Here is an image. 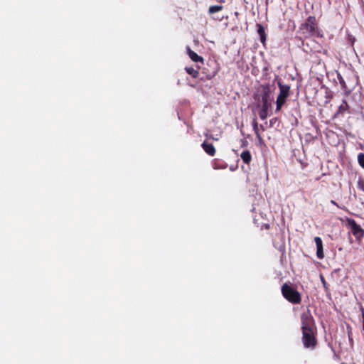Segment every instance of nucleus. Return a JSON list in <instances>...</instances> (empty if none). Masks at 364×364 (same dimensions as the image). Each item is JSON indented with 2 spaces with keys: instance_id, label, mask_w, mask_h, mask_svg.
Masks as SVG:
<instances>
[{
  "instance_id": "1",
  "label": "nucleus",
  "mask_w": 364,
  "mask_h": 364,
  "mask_svg": "<svg viewBox=\"0 0 364 364\" xmlns=\"http://www.w3.org/2000/svg\"><path fill=\"white\" fill-rule=\"evenodd\" d=\"M299 32L305 38H309L313 36H323L321 31L318 26L316 17L314 16H310L306 18L305 22L301 25Z\"/></svg>"
},
{
  "instance_id": "2",
  "label": "nucleus",
  "mask_w": 364,
  "mask_h": 364,
  "mask_svg": "<svg viewBox=\"0 0 364 364\" xmlns=\"http://www.w3.org/2000/svg\"><path fill=\"white\" fill-rule=\"evenodd\" d=\"M282 296L293 304H299L301 301L300 293L287 283L284 284L281 289Z\"/></svg>"
},
{
  "instance_id": "3",
  "label": "nucleus",
  "mask_w": 364,
  "mask_h": 364,
  "mask_svg": "<svg viewBox=\"0 0 364 364\" xmlns=\"http://www.w3.org/2000/svg\"><path fill=\"white\" fill-rule=\"evenodd\" d=\"M301 331L317 330L314 318L310 310L308 309L301 314Z\"/></svg>"
},
{
  "instance_id": "4",
  "label": "nucleus",
  "mask_w": 364,
  "mask_h": 364,
  "mask_svg": "<svg viewBox=\"0 0 364 364\" xmlns=\"http://www.w3.org/2000/svg\"><path fill=\"white\" fill-rule=\"evenodd\" d=\"M277 85L279 88V93L277 97L276 111H279L285 103L286 100L289 96L290 86L288 85H284L281 82H278Z\"/></svg>"
},
{
  "instance_id": "5",
  "label": "nucleus",
  "mask_w": 364,
  "mask_h": 364,
  "mask_svg": "<svg viewBox=\"0 0 364 364\" xmlns=\"http://www.w3.org/2000/svg\"><path fill=\"white\" fill-rule=\"evenodd\" d=\"M301 332V340L304 346L306 348L314 349L317 345V330H312L311 331H305Z\"/></svg>"
},
{
  "instance_id": "6",
  "label": "nucleus",
  "mask_w": 364,
  "mask_h": 364,
  "mask_svg": "<svg viewBox=\"0 0 364 364\" xmlns=\"http://www.w3.org/2000/svg\"><path fill=\"white\" fill-rule=\"evenodd\" d=\"M348 227L354 237L360 240L364 236V230L353 219L348 220Z\"/></svg>"
},
{
  "instance_id": "7",
  "label": "nucleus",
  "mask_w": 364,
  "mask_h": 364,
  "mask_svg": "<svg viewBox=\"0 0 364 364\" xmlns=\"http://www.w3.org/2000/svg\"><path fill=\"white\" fill-rule=\"evenodd\" d=\"M269 95L268 93L265 92L262 96V107L259 112V116L261 119L264 120L267 119L268 116V109L271 107V103L269 102Z\"/></svg>"
},
{
  "instance_id": "8",
  "label": "nucleus",
  "mask_w": 364,
  "mask_h": 364,
  "mask_svg": "<svg viewBox=\"0 0 364 364\" xmlns=\"http://www.w3.org/2000/svg\"><path fill=\"white\" fill-rule=\"evenodd\" d=\"M314 241L316 245V256L318 259L324 257L322 240L319 237H315Z\"/></svg>"
},
{
  "instance_id": "9",
  "label": "nucleus",
  "mask_w": 364,
  "mask_h": 364,
  "mask_svg": "<svg viewBox=\"0 0 364 364\" xmlns=\"http://www.w3.org/2000/svg\"><path fill=\"white\" fill-rule=\"evenodd\" d=\"M201 146H202L203 150L205 151V152L207 154H208L209 156H213L215 154V152H216L215 148L214 147L213 144H209V143L204 141Z\"/></svg>"
},
{
  "instance_id": "10",
  "label": "nucleus",
  "mask_w": 364,
  "mask_h": 364,
  "mask_svg": "<svg viewBox=\"0 0 364 364\" xmlns=\"http://www.w3.org/2000/svg\"><path fill=\"white\" fill-rule=\"evenodd\" d=\"M187 53L189 56V58L196 63L200 62L203 63V57L198 55L196 53H195L193 50H192L189 47L187 48Z\"/></svg>"
},
{
  "instance_id": "11",
  "label": "nucleus",
  "mask_w": 364,
  "mask_h": 364,
  "mask_svg": "<svg viewBox=\"0 0 364 364\" xmlns=\"http://www.w3.org/2000/svg\"><path fill=\"white\" fill-rule=\"evenodd\" d=\"M257 33L259 36L260 41L263 45H264L266 39H267V36H266L264 28L262 25H261L259 23L257 24Z\"/></svg>"
},
{
  "instance_id": "12",
  "label": "nucleus",
  "mask_w": 364,
  "mask_h": 364,
  "mask_svg": "<svg viewBox=\"0 0 364 364\" xmlns=\"http://www.w3.org/2000/svg\"><path fill=\"white\" fill-rule=\"evenodd\" d=\"M240 157H241L242 160L243 161V162L247 164H250V162L252 160L251 154H250V151H248V150L243 151L240 154Z\"/></svg>"
},
{
  "instance_id": "13",
  "label": "nucleus",
  "mask_w": 364,
  "mask_h": 364,
  "mask_svg": "<svg viewBox=\"0 0 364 364\" xmlns=\"http://www.w3.org/2000/svg\"><path fill=\"white\" fill-rule=\"evenodd\" d=\"M185 70L186 73L193 78H197L199 76L198 70L194 69L193 67H186Z\"/></svg>"
},
{
  "instance_id": "14",
  "label": "nucleus",
  "mask_w": 364,
  "mask_h": 364,
  "mask_svg": "<svg viewBox=\"0 0 364 364\" xmlns=\"http://www.w3.org/2000/svg\"><path fill=\"white\" fill-rule=\"evenodd\" d=\"M223 9V6L221 5L210 6L208 8V14H213L216 12H219V11H222Z\"/></svg>"
},
{
  "instance_id": "15",
  "label": "nucleus",
  "mask_w": 364,
  "mask_h": 364,
  "mask_svg": "<svg viewBox=\"0 0 364 364\" xmlns=\"http://www.w3.org/2000/svg\"><path fill=\"white\" fill-rule=\"evenodd\" d=\"M349 108V106L346 100H343L341 105L338 107V114H343Z\"/></svg>"
},
{
  "instance_id": "16",
  "label": "nucleus",
  "mask_w": 364,
  "mask_h": 364,
  "mask_svg": "<svg viewBox=\"0 0 364 364\" xmlns=\"http://www.w3.org/2000/svg\"><path fill=\"white\" fill-rule=\"evenodd\" d=\"M358 160L360 166L364 168V154L360 153L358 156Z\"/></svg>"
},
{
  "instance_id": "17",
  "label": "nucleus",
  "mask_w": 364,
  "mask_h": 364,
  "mask_svg": "<svg viewBox=\"0 0 364 364\" xmlns=\"http://www.w3.org/2000/svg\"><path fill=\"white\" fill-rule=\"evenodd\" d=\"M252 127H253V130H254L255 134H257L259 133L258 123H257L256 119H254L252 121Z\"/></svg>"
},
{
  "instance_id": "18",
  "label": "nucleus",
  "mask_w": 364,
  "mask_h": 364,
  "mask_svg": "<svg viewBox=\"0 0 364 364\" xmlns=\"http://www.w3.org/2000/svg\"><path fill=\"white\" fill-rule=\"evenodd\" d=\"M256 135V137L258 140V142L259 144H262L264 143V140L262 139V137L261 136L260 134H255Z\"/></svg>"
},
{
  "instance_id": "19",
  "label": "nucleus",
  "mask_w": 364,
  "mask_h": 364,
  "mask_svg": "<svg viewBox=\"0 0 364 364\" xmlns=\"http://www.w3.org/2000/svg\"><path fill=\"white\" fill-rule=\"evenodd\" d=\"M263 228H265L267 230L269 229L270 228V225L269 224H264L262 226V229Z\"/></svg>"
},
{
  "instance_id": "20",
  "label": "nucleus",
  "mask_w": 364,
  "mask_h": 364,
  "mask_svg": "<svg viewBox=\"0 0 364 364\" xmlns=\"http://www.w3.org/2000/svg\"><path fill=\"white\" fill-rule=\"evenodd\" d=\"M321 281H322V282H323V285H324V287H325V286H326V281H325V279H324V278H323V277H321Z\"/></svg>"
},
{
  "instance_id": "21",
  "label": "nucleus",
  "mask_w": 364,
  "mask_h": 364,
  "mask_svg": "<svg viewBox=\"0 0 364 364\" xmlns=\"http://www.w3.org/2000/svg\"><path fill=\"white\" fill-rule=\"evenodd\" d=\"M216 1H218V2H220V3L225 2V0H216Z\"/></svg>"
},
{
  "instance_id": "22",
  "label": "nucleus",
  "mask_w": 364,
  "mask_h": 364,
  "mask_svg": "<svg viewBox=\"0 0 364 364\" xmlns=\"http://www.w3.org/2000/svg\"><path fill=\"white\" fill-rule=\"evenodd\" d=\"M331 203H333V205H337L336 203L333 200H331Z\"/></svg>"
},
{
  "instance_id": "23",
  "label": "nucleus",
  "mask_w": 364,
  "mask_h": 364,
  "mask_svg": "<svg viewBox=\"0 0 364 364\" xmlns=\"http://www.w3.org/2000/svg\"><path fill=\"white\" fill-rule=\"evenodd\" d=\"M260 128L264 131V128L262 125H260Z\"/></svg>"
},
{
  "instance_id": "24",
  "label": "nucleus",
  "mask_w": 364,
  "mask_h": 364,
  "mask_svg": "<svg viewBox=\"0 0 364 364\" xmlns=\"http://www.w3.org/2000/svg\"><path fill=\"white\" fill-rule=\"evenodd\" d=\"M341 364H346V363H342Z\"/></svg>"
}]
</instances>
